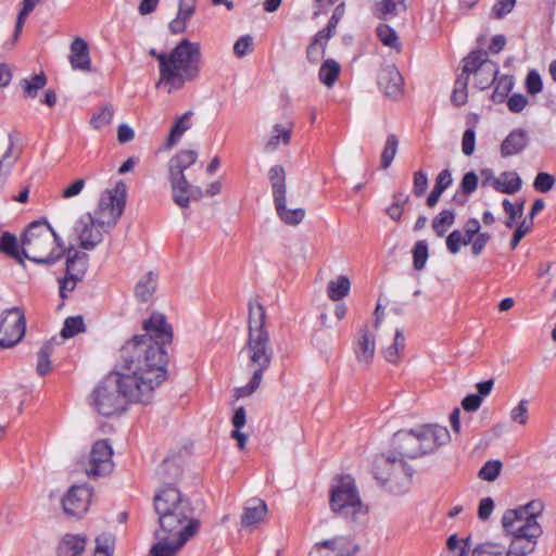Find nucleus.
<instances>
[{
    "mask_svg": "<svg viewBox=\"0 0 556 556\" xmlns=\"http://www.w3.org/2000/svg\"><path fill=\"white\" fill-rule=\"evenodd\" d=\"M143 331L122 346L114 371L93 390L91 405L99 414H121L129 402L148 404L166 380L165 346L173 340L172 326L163 314L153 313Z\"/></svg>",
    "mask_w": 556,
    "mask_h": 556,
    "instance_id": "f257e3e1",
    "label": "nucleus"
},
{
    "mask_svg": "<svg viewBox=\"0 0 556 556\" xmlns=\"http://www.w3.org/2000/svg\"><path fill=\"white\" fill-rule=\"evenodd\" d=\"M58 230L70 241L66 257L65 277L59 280L61 298H67L77 282L81 281L87 269L89 256L85 251L93 250L103 240V232L109 229L99 226L91 214H86L73 220L70 216L56 219Z\"/></svg>",
    "mask_w": 556,
    "mask_h": 556,
    "instance_id": "f03ea898",
    "label": "nucleus"
},
{
    "mask_svg": "<svg viewBox=\"0 0 556 556\" xmlns=\"http://www.w3.org/2000/svg\"><path fill=\"white\" fill-rule=\"evenodd\" d=\"M544 505L533 500L526 505L507 509L502 516V527L511 536L508 547L497 542H484L472 549V556H529L534 552L543 530L536 518Z\"/></svg>",
    "mask_w": 556,
    "mask_h": 556,
    "instance_id": "7ed1b4c3",
    "label": "nucleus"
},
{
    "mask_svg": "<svg viewBox=\"0 0 556 556\" xmlns=\"http://www.w3.org/2000/svg\"><path fill=\"white\" fill-rule=\"evenodd\" d=\"M266 312L257 301L249 303L248 340L241 351L248 361V367L253 370L247 386L236 389V397L252 395L261 386L264 372L274 359V348L270 336L265 327Z\"/></svg>",
    "mask_w": 556,
    "mask_h": 556,
    "instance_id": "20e7f679",
    "label": "nucleus"
},
{
    "mask_svg": "<svg viewBox=\"0 0 556 556\" xmlns=\"http://www.w3.org/2000/svg\"><path fill=\"white\" fill-rule=\"evenodd\" d=\"M153 507L159 523L155 533L191 539L198 532L199 520L192 517L190 503L178 489L168 485L157 491Z\"/></svg>",
    "mask_w": 556,
    "mask_h": 556,
    "instance_id": "39448f33",
    "label": "nucleus"
},
{
    "mask_svg": "<svg viewBox=\"0 0 556 556\" xmlns=\"http://www.w3.org/2000/svg\"><path fill=\"white\" fill-rule=\"evenodd\" d=\"M161 58V74L156 86L164 88L168 93L198 78L201 63L198 42L182 39L167 52L166 56Z\"/></svg>",
    "mask_w": 556,
    "mask_h": 556,
    "instance_id": "423d86ee",
    "label": "nucleus"
},
{
    "mask_svg": "<svg viewBox=\"0 0 556 556\" xmlns=\"http://www.w3.org/2000/svg\"><path fill=\"white\" fill-rule=\"evenodd\" d=\"M450 440L447 428L439 425H422L408 431L396 432L393 445L395 453L402 459H414L435 452Z\"/></svg>",
    "mask_w": 556,
    "mask_h": 556,
    "instance_id": "0eeeda50",
    "label": "nucleus"
},
{
    "mask_svg": "<svg viewBox=\"0 0 556 556\" xmlns=\"http://www.w3.org/2000/svg\"><path fill=\"white\" fill-rule=\"evenodd\" d=\"M24 257L39 264H51L60 260L65 248L47 222H33L21 239Z\"/></svg>",
    "mask_w": 556,
    "mask_h": 556,
    "instance_id": "6e6552de",
    "label": "nucleus"
},
{
    "mask_svg": "<svg viewBox=\"0 0 556 556\" xmlns=\"http://www.w3.org/2000/svg\"><path fill=\"white\" fill-rule=\"evenodd\" d=\"M329 505L332 513L351 520H355L367 513V507L364 505L351 476H341L333 480Z\"/></svg>",
    "mask_w": 556,
    "mask_h": 556,
    "instance_id": "1a4fd4ad",
    "label": "nucleus"
},
{
    "mask_svg": "<svg viewBox=\"0 0 556 556\" xmlns=\"http://www.w3.org/2000/svg\"><path fill=\"white\" fill-rule=\"evenodd\" d=\"M413 475L407 463L396 455H381L376 458L374 476L381 484H390L391 491H401L405 488Z\"/></svg>",
    "mask_w": 556,
    "mask_h": 556,
    "instance_id": "9d476101",
    "label": "nucleus"
},
{
    "mask_svg": "<svg viewBox=\"0 0 556 556\" xmlns=\"http://www.w3.org/2000/svg\"><path fill=\"white\" fill-rule=\"evenodd\" d=\"M125 204L126 185L118 181L113 189H108L101 194L98 206L91 215L99 226H105L110 229L121 218Z\"/></svg>",
    "mask_w": 556,
    "mask_h": 556,
    "instance_id": "9b49d317",
    "label": "nucleus"
},
{
    "mask_svg": "<svg viewBox=\"0 0 556 556\" xmlns=\"http://www.w3.org/2000/svg\"><path fill=\"white\" fill-rule=\"evenodd\" d=\"M25 331L26 320L23 312L17 307L5 311L0 321V346H14L23 339Z\"/></svg>",
    "mask_w": 556,
    "mask_h": 556,
    "instance_id": "f8f14e48",
    "label": "nucleus"
},
{
    "mask_svg": "<svg viewBox=\"0 0 556 556\" xmlns=\"http://www.w3.org/2000/svg\"><path fill=\"white\" fill-rule=\"evenodd\" d=\"M112 457L113 448L109 441L98 440L91 447L86 473L93 478L111 473L114 468Z\"/></svg>",
    "mask_w": 556,
    "mask_h": 556,
    "instance_id": "ddd939ff",
    "label": "nucleus"
},
{
    "mask_svg": "<svg viewBox=\"0 0 556 556\" xmlns=\"http://www.w3.org/2000/svg\"><path fill=\"white\" fill-rule=\"evenodd\" d=\"M358 552V546L349 538L337 536L316 543L308 556H353Z\"/></svg>",
    "mask_w": 556,
    "mask_h": 556,
    "instance_id": "4468645a",
    "label": "nucleus"
},
{
    "mask_svg": "<svg viewBox=\"0 0 556 556\" xmlns=\"http://www.w3.org/2000/svg\"><path fill=\"white\" fill-rule=\"evenodd\" d=\"M377 83L384 96L392 100L400 99L404 93L402 75L393 64L381 66Z\"/></svg>",
    "mask_w": 556,
    "mask_h": 556,
    "instance_id": "2eb2a0df",
    "label": "nucleus"
},
{
    "mask_svg": "<svg viewBox=\"0 0 556 556\" xmlns=\"http://www.w3.org/2000/svg\"><path fill=\"white\" fill-rule=\"evenodd\" d=\"M353 351L361 367L368 368L371 365L376 352V340L368 325L363 326L357 332Z\"/></svg>",
    "mask_w": 556,
    "mask_h": 556,
    "instance_id": "dca6fc26",
    "label": "nucleus"
},
{
    "mask_svg": "<svg viewBox=\"0 0 556 556\" xmlns=\"http://www.w3.org/2000/svg\"><path fill=\"white\" fill-rule=\"evenodd\" d=\"M169 181L173 200L181 208L188 207L190 201H197L203 197L201 188L190 185L186 176L169 175Z\"/></svg>",
    "mask_w": 556,
    "mask_h": 556,
    "instance_id": "f3484780",
    "label": "nucleus"
},
{
    "mask_svg": "<svg viewBox=\"0 0 556 556\" xmlns=\"http://www.w3.org/2000/svg\"><path fill=\"white\" fill-rule=\"evenodd\" d=\"M91 492L84 485L72 486L63 498V509L66 515L81 517L88 509Z\"/></svg>",
    "mask_w": 556,
    "mask_h": 556,
    "instance_id": "a211bd4d",
    "label": "nucleus"
},
{
    "mask_svg": "<svg viewBox=\"0 0 556 556\" xmlns=\"http://www.w3.org/2000/svg\"><path fill=\"white\" fill-rule=\"evenodd\" d=\"M156 542L151 546L149 556H178V553L190 540L186 536L179 539L177 536L162 535L154 532Z\"/></svg>",
    "mask_w": 556,
    "mask_h": 556,
    "instance_id": "6ab92c4d",
    "label": "nucleus"
},
{
    "mask_svg": "<svg viewBox=\"0 0 556 556\" xmlns=\"http://www.w3.org/2000/svg\"><path fill=\"white\" fill-rule=\"evenodd\" d=\"M87 543L85 534L66 533L56 544L55 556H83Z\"/></svg>",
    "mask_w": 556,
    "mask_h": 556,
    "instance_id": "aec40b11",
    "label": "nucleus"
},
{
    "mask_svg": "<svg viewBox=\"0 0 556 556\" xmlns=\"http://www.w3.org/2000/svg\"><path fill=\"white\" fill-rule=\"evenodd\" d=\"M528 132L525 129L517 128L510 131L501 144L502 157H509L522 152L528 146Z\"/></svg>",
    "mask_w": 556,
    "mask_h": 556,
    "instance_id": "412c9836",
    "label": "nucleus"
},
{
    "mask_svg": "<svg viewBox=\"0 0 556 556\" xmlns=\"http://www.w3.org/2000/svg\"><path fill=\"white\" fill-rule=\"evenodd\" d=\"M70 63L74 70L83 72L91 71V60L87 42L77 37L71 43Z\"/></svg>",
    "mask_w": 556,
    "mask_h": 556,
    "instance_id": "4be33fe9",
    "label": "nucleus"
},
{
    "mask_svg": "<svg viewBox=\"0 0 556 556\" xmlns=\"http://www.w3.org/2000/svg\"><path fill=\"white\" fill-rule=\"evenodd\" d=\"M292 123L289 124H275L266 139L263 150L267 153L275 152L280 146H288L292 136Z\"/></svg>",
    "mask_w": 556,
    "mask_h": 556,
    "instance_id": "5701e85b",
    "label": "nucleus"
},
{
    "mask_svg": "<svg viewBox=\"0 0 556 556\" xmlns=\"http://www.w3.org/2000/svg\"><path fill=\"white\" fill-rule=\"evenodd\" d=\"M267 514V505L262 500H252L241 516V525L243 527H251L261 522Z\"/></svg>",
    "mask_w": 556,
    "mask_h": 556,
    "instance_id": "b1692460",
    "label": "nucleus"
},
{
    "mask_svg": "<svg viewBox=\"0 0 556 556\" xmlns=\"http://www.w3.org/2000/svg\"><path fill=\"white\" fill-rule=\"evenodd\" d=\"M405 0H380L375 4V15L380 20H391L406 11Z\"/></svg>",
    "mask_w": 556,
    "mask_h": 556,
    "instance_id": "393cba45",
    "label": "nucleus"
},
{
    "mask_svg": "<svg viewBox=\"0 0 556 556\" xmlns=\"http://www.w3.org/2000/svg\"><path fill=\"white\" fill-rule=\"evenodd\" d=\"M198 153L193 150H182L170 159L168 163L169 175L185 176V170L195 163Z\"/></svg>",
    "mask_w": 556,
    "mask_h": 556,
    "instance_id": "a878e982",
    "label": "nucleus"
},
{
    "mask_svg": "<svg viewBox=\"0 0 556 556\" xmlns=\"http://www.w3.org/2000/svg\"><path fill=\"white\" fill-rule=\"evenodd\" d=\"M493 188L502 193L514 194L521 188L522 181L515 172H504L493 179Z\"/></svg>",
    "mask_w": 556,
    "mask_h": 556,
    "instance_id": "bb28decb",
    "label": "nucleus"
},
{
    "mask_svg": "<svg viewBox=\"0 0 556 556\" xmlns=\"http://www.w3.org/2000/svg\"><path fill=\"white\" fill-rule=\"evenodd\" d=\"M268 179L271 185L274 202L281 201L286 198V172L282 166L275 165L268 170Z\"/></svg>",
    "mask_w": 556,
    "mask_h": 556,
    "instance_id": "cd10ccee",
    "label": "nucleus"
},
{
    "mask_svg": "<svg viewBox=\"0 0 556 556\" xmlns=\"http://www.w3.org/2000/svg\"><path fill=\"white\" fill-rule=\"evenodd\" d=\"M156 283L157 276L153 271L147 273L135 287L136 298L141 302H148L155 292Z\"/></svg>",
    "mask_w": 556,
    "mask_h": 556,
    "instance_id": "c85d7f7f",
    "label": "nucleus"
},
{
    "mask_svg": "<svg viewBox=\"0 0 556 556\" xmlns=\"http://www.w3.org/2000/svg\"><path fill=\"white\" fill-rule=\"evenodd\" d=\"M329 37L318 31L306 48V59L312 64H317L325 55Z\"/></svg>",
    "mask_w": 556,
    "mask_h": 556,
    "instance_id": "c756f323",
    "label": "nucleus"
},
{
    "mask_svg": "<svg viewBox=\"0 0 556 556\" xmlns=\"http://www.w3.org/2000/svg\"><path fill=\"white\" fill-rule=\"evenodd\" d=\"M484 62H492L485 51H473L463 60V72L460 75H466L469 79L470 74L477 75Z\"/></svg>",
    "mask_w": 556,
    "mask_h": 556,
    "instance_id": "7c9ffc66",
    "label": "nucleus"
},
{
    "mask_svg": "<svg viewBox=\"0 0 556 556\" xmlns=\"http://www.w3.org/2000/svg\"><path fill=\"white\" fill-rule=\"evenodd\" d=\"M286 202V198L281 201L274 202L277 215L287 225H299L305 216V211L303 208H287Z\"/></svg>",
    "mask_w": 556,
    "mask_h": 556,
    "instance_id": "2f4dec72",
    "label": "nucleus"
},
{
    "mask_svg": "<svg viewBox=\"0 0 556 556\" xmlns=\"http://www.w3.org/2000/svg\"><path fill=\"white\" fill-rule=\"evenodd\" d=\"M340 72V64L333 59H327L324 61L319 68L318 78L320 83H323L328 88H331L337 81Z\"/></svg>",
    "mask_w": 556,
    "mask_h": 556,
    "instance_id": "473e14b6",
    "label": "nucleus"
},
{
    "mask_svg": "<svg viewBox=\"0 0 556 556\" xmlns=\"http://www.w3.org/2000/svg\"><path fill=\"white\" fill-rule=\"evenodd\" d=\"M456 213L454 210H443L441 211L431 223V227L435 236L444 237L447 230L455 223Z\"/></svg>",
    "mask_w": 556,
    "mask_h": 556,
    "instance_id": "72a5a7b5",
    "label": "nucleus"
},
{
    "mask_svg": "<svg viewBox=\"0 0 556 556\" xmlns=\"http://www.w3.org/2000/svg\"><path fill=\"white\" fill-rule=\"evenodd\" d=\"M350 288V279L341 275L328 282L327 295L332 301H340L349 294Z\"/></svg>",
    "mask_w": 556,
    "mask_h": 556,
    "instance_id": "f704fd0d",
    "label": "nucleus"
},
{
    "mask_svg": "<svg viewBox=\"0 0 556 556\" xmlns=\"http://www.w3.org/2000/svg\"><path fill=\"white\" fill-rule=\"evenodd\" d=\"M498 74V66L495 62H484L480 73L475 75V84L480 90L489 88Z\"/></svg>",
    "mask_w": 556,
    "mask_h": 556,
    "instance_id": "c9c22d12",
    "label": "nucleus"
},
{
    "mask_svg": "<svg viewBox=\"0 0 556 556\" xmlns=\"http://www.w3.org/2000/svg\"><path fill=\"white\" fill-rule=\"evenodd\" d=\"M405 349V338L401 329H396L393 343L382 350L383 357L387 362L397 364Z\"/></svg>",
    "mask_w": 556,
    "mask_h": 556,
    "instance_id": "e433bc0d",
    "label": "nucleus"
},
{
    "mask_svg": "<svg viewBox=\"0 0 556 556\" xmlns=\"http://www.w3.org/2000/svg\"><path fill=\"white\" fill-rule=\"evenodd\" d=\"M191 112H186L184 115L177 118L174 126L168 135L167 144L168 147L175 146L182 135L191 127Z\"/></svg>",
    "mask_w": 556,
    "mask_h": 556,
    "instance_id": "4c0bfd02",
    "label": "nucleus"
},
{
    "mask_svg": "<svg viewBox=\"0 0 556 556\" xmlns=\"http://www.w3.org/2000/svg\"><path fill=\"white\" fill-rule=\"evenodd\" d=\"M155 475L163 483H170L180 476V468L174 459L166 458L156 468Z\"/></svg>",
    "mask_w": 556,
    "mask_h": 556,
    "instance_id": "58836bf2",
    "label": "nucleus"
},
{
    "mask_svg": "<svg viewBox=\"0 0 556 556\" xmlns=\"http://www.w3.org/2000/svg\"><path fill=\"white\" fill-rule=\"evenodd\" d=\"M0 251L22 262L21 241L10 232H3L0 237Z\"/></svg>",
    "mask_w": 556,
    "mask_h": 556,
    "instance_id": "ea45409f",
    "label": "nucleus"
},
{
    "mask_svg": "<svg viewBox=\"0 0 556 556\" xmlns=\"http://www.w3.org/2000/svg\"><path fill=\"white\" fill-rule=\"evenodd\" d=\"M232 425L235 429L231 432V438L237 441L238 447L243 450L248 441V437L240 431V429L245 425V409L243 407L236 409L232 416Z\"/></svg>",
    "mask_w": 556,
    "mask_h": 556,
    "instance_id": "a19ab883",
    "label": "nucleus"
},
{
    "mask_svg": "<svg viewBox=\"0 0 556 556\" xmlns=\"http://www.w3.org/2000/svg\"><path fill=\"white\" fill-rule=\"evenodd\" d=\"M472 238L463 230H453L445 240L446 248L451 254H457L463 245H468Z\"/></svg>",
    "mask_w": 556,
    "mask_h": 556,
    "instance_id": "79ce46f5",
    "label": "nucleus"
},
{
    "mask_svg": "<svg viewBox=\"0 0 556 556\" xmlns=\"http://www.w3.org/2000/svg\"><path fill=\"white\" fill-rule=\"evenodd\" d=\"M47 84L46 75L41 72L29 78L21 80V87L26 97L35 98L40 89Z\"/></svg>",
    "mask_w": 556,
    "mask_h": 556,
    "instance_id": "37998d69",
    "label": "nucleus"
},
{
    "mask_svg": "<svg viewBox=\"0 0 556 556\" xmlns=\"http://www.w3.org/2000/svg\"><path fill=\"white\" fill-rule=\"evenodd\" d=\"M114 116V108L112 104L106 103L96 111L90 119V125L94 129H101L111 124Z\"/></svg>",
    "mask_w": 556,
    "mask_h": 556,
    "instance_id": "c03bdc74",
    "label": "nucleus"
},
{
    "mask_svg": "<svg viewBox=\"0 0 556 556\" xmlns=\"http://www.w3.org/2000/svg\"><path fill=\"white\" fill-rule=\"evenodd\" d=\"M399 148V138L396 135L391 134L387 137L384 148L381 153L380 165L381 168L387 169L393 162Z\"/></svg>",
    "mask_w": 556,
    "mask_h": 556,
    "instance_id": "a18cd8bd",
    "label": "nucleus"
},
{
    "mask_svg": "<svg viewBox=\"0 0 556 556\" xmlns=\"http://www.w3.org/2000/svg\"><path fill=\"white\" fill-rule=\"evenodd\" d=\"M86 326L81 316L67 317L61 330V336L64 339L73 338L78 333L85 332Z\"/></svg>",
    "mask_w": 556,
    "mask_h": 556,
    "instance_id": "49530a36",
    "label": "nucleus"
},
{
    "mask_svg": "<svg viewBox=\"0 0 556 556\" xmlns=\"http://www.w3.org/2000/svg\"><path fill=\"white\" fill-rule=\"evenodd\" d=\"M377 37L386 47L400 50L401 43L396 31L387 24H379L377 27Z\"/></svg>",
    "mask_w": 556,
    "mask_h": 556,
    "instance_id": "de8ad7c7",
    "label": "nucleus"
},
{
    "mask_svg": "<svg viewBox=\"0 0 556 556\" xmlns=\"http://www.w3.org/2000/svg\"><path fill=\"white\" fill-rule=\"evenodd\" d=\"M446 547L452 556H468L470 551V538L460 540L456 534L447 538Z\"/></svg>",
    "mask_w": 556,
    "mask_h": 556,
    "instance_id": "09e8293b",
    "label": "nucleus"
},
{
    "mask_svg": "<svg viewBox=\"0 0 556 556\" xmlns=\"http://www.w3.org/2000/svg\"><path fill=\"white\" fill-rule=\"evenodd\" d=\"M115 538L111 533H102L96 538L93 556H112Z\"/></svg>",
    "mask_w": 556,
    "mask_h": 556,
    "instance_id": "8fccbe9b",
    "label": "nucleus"
},
{
    "mask_svg": "<svg viewBox=\"0 0 556 556\" xmlns=\"http://www.w3.org/2000/svg\"><path fill=\"white\" fill-rule=\"evenodd\" d=\"M428 244L425 240H419L413 249V266L416 270H421L426 266L428 260Z\"/></svg>",
    "mask_w": 556,
    "mask_h": 556,
    "instance_id": "3c124183",
    "label": "nucleus"
},
{
    "mask_svg": "<svg viewBox=\"0 0 556 556\" xmlns=\"http://www.w3.org/2000/svg\"><path fill=\"white\" fill-rule=\"evenodd\" d=\"M467 76L459 75L455 81L454 90L452 93V102L456 106H462L467 102Z\"/></svg>",
    "mask_w": 556,
    "mask_h": 556,
    "instance_id": "603ef678",
    "label": "nucleus"
},
{
    "mask_svg": "<svg viewBox=\"0 0 556 556\" xmlns=\"http://www.w3.org/2000/svg\"><path fill=\"white\" fill-rule=\"evenodd\" d=\"M52 353V344L46 343L37 354L36 370L40 376H45L50 371V355Z\"/></svg>",
    "mask_w": 556,
    "mask_h": 556,
    "instance_id": "864d4df0",
    "label": "nucleus"
},
{
    "mask_svg": "<svg viewBox=\"0 0 556 556\" xmlns=\"http://www.w3.org/2000/svg\"><path fill=\"white\" fill-rule=\"evenodd\" d=\"M502 470V463L500 460H488L479 470L478 477L481 480L492 482L494 481Z\"/></svg>",
    "mask_w": 556,
    "mask_h": 556,
    "instance_id": "5fc2aeb1",
    "label": "nucleus"
},
{
    "mask_svg": "<svg viewBox=\"0 0 556 556\" xmlns=\"http://www.w3.org/2000/svg\"><path fill=\"white\" fill-rule=\"evenodd\" d=\"M343 15H344V3H341V4L337 5V8L334 9L332 16L330 17V20L328 22L327 27L319 31L324 33V35H327L329 38H331L334 35L336 28H337L340 20L343 17Z\"/></svg>",
    "mask_w": 556,
    "mask_h": 556,
    "instance_id": "6e6d98bb",
    "label": "nucleus"
},
{
    "mask_svg": "<svg viewBox=\"0 0 556 556\" xmlns=\"http://www.w3.org/2000/svg\"><path fill=\"white\" fill-rule=\"evenodd\" d=\"M510 419L519 425H526L528 421V401L521 400L519 404L510 410Z\"/></svg>",
    "mask_w": 556,
    "mask_h": 556,
    "instance_id": "4d7b16f0",
    "label": "nucleus"
},
{
    "mask_svg": "<svg viewBox=\"0 0 556 556\" xmlns=\"http://www.w3.org/2000/svg\"><path fill=\"white\" fill-rule=\"evenodd\" d=\"M555 184V178L548 173H539L534 179L533 187L539 192L549 191Z\"/></svg>",
    "mask_w": 556,
    "mask_h": 556,
    "instance_id": "13d9d810",
    "label": "nucleus"
},
{
    "mask_svg": "<svg viewBox=\"0 0 556 556\" xmlns=\"http://www.w3.org/2000/svg\"><path fill=\"white\" fill-rule=\"evenodd\" d=\"M14 146V139L11 132L0 129V152L3 160H9Z\"/></svg>",
    "mask_w": 556,
    "mask_h": 556,
    "instance_id": "bf43d9fd",
    "label": "nucleus"
},
{
    "mask_svg": "<svg viewBox=\"0 0 556 556\" xmlns=\"http://www.w3.org/2000/svg\"><path fill=\"white\" fill-rule=\"evenodd\" d=\"M253 38L250 35L240 37L235 46L233 52L237 56L242 58L252 51Z\"/></svg>",
    "mask_w": 556,
    "mask_h": 556,
    "instance_id": "052dcab7",
    "label": "nucleus"
},
{
    "mask_svg": "<svg viewBox=\"0 0 556 556\" xmlns=\"http://www.w3.org/2000/svg\"><path fill=\"white\" fill-rule=\"evenodd\" d=\"M527 91L531 94H536L542 91L543 84L541 76L535 71H530L526 78Z\"/></svg>",
    "mask_w": 556,
    "mask_h": 556,
    "instance_id": "680f3d73",
    "label": "nucleus"
},
{
    "mask_svg": "<svg viewBox=\"0 0 556 556\" xmlns=\"http://www.w3.org/2000/svg\"><path fill=\"white\" fill-rule=\"evenodd\" d=\"M515 4L516 0H497L492 8V14L494 17L501 18L511 12Z\"/></svg>",
    "mask_w": 556,
    "mask_h": 556,
    "instance_id": "e2e57ef3",
    "label": "nucleus"
},
{
    "mask_svg": "<svg viewBox=\"0 0 556 556\" xmlns=\"http://www.w3.org/2000/svg\"><path fill=\"white\" fill-rule=\"evenodd\" d=\"M476 132L472 128L465 130L462 139V151L465 155L470 156L475 152Z\"/></svg>",
    "mask_w": 556,
    "mask_h": 556,
    "instance_id": "0e129e2a",
    "label": "nucleus"
},
{
    "mask_svg": "<svg viewBox=\"0 0 556 556\" xmlns=\"http://www.w3.org/2000/svg\"><path fill=\"white\" fill-rule=\"evenodd\" d=\"M503 208H504L505 213L508 215L507 219L505 220V226L507 228H513L514 224H515V219L521 217V210L516 208V205H514L507 199H505L503 201Z\"/></svg>",
    "mask_w": 556,
    "mask_h": 556,
    "instance_id": "69168bd1",
    "label": "nucleus"
},
{
    "mask_svg": "<svg viewBox=\"0 0 556 556\" xmlns=\"http://www.w3.org/2000/svg\"><path fill=\"white\" fill-rule=\"evenodd\" d=\"M194 1L193 0H180L178 7V13L176 16L181 18L185 23H189L194 14Z\"/></svg>",
    "mask_w": 556,
    "mask_h": 556,
    "instance_id": "338daca9",
    "label": "nucleus"
},
{
    "mask_svg": "<svg viewBox=\"0 0 556 556\" xmlns=\"http://www.w3.org/2000/svg\"><path fill=\"white\" fill-rule=\"evenodd\" d=\"M428 188V176L425 172L418 170L414 175L413 191L417 197H421Z\"/></svg>",
    "mask_w": 556,
    "mask_h": 556,
    "instance_id": "774afa93",
    "label": "nucleus"
}]
</instances>
